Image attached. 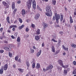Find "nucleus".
<instances>
[{"label":"nucleus","instance_id":"f257e3e1","mask_svg":"<svg viewBox=\"0 0 76 76\" xmlns=\"http://www.w3.org/2000/svg\"><path fill=\"white\" fill-rule=\"evenodd\" d=\"M46 10L47 12L45 13L46 15L50 17L52 16V15H53V13L51 10V8H50V7L48 6H47L46 8Z\"/></svg>","mask_w":76,"mask_h":76},{"label":"nucleus","instance_id":"f03ea898","mask_svg":"<svg viewBox=\"0 0 76 76\" xmlns=\"http://www.w3.org/2000/svg\"><path fill=\"white\" fill-rule=\"evenodd\" d=\"M55 16L56 18V21L57 23H59V21L58 20L60 19V16L59 14H57V13H56L55 14Z\"/></svg>","mask_w":76,"mask_h":76},{"label":"nucleus","instance_id":"7ed1b4c3","mask_svg":"<svg viewBox=\"0 0 76 76\" xmlns=\"http://www.w3.org/2000/svg\"><path fill=\"white\" fill-rule=\"evenodd\" d=\"M32 0H29L28 1L27 6L28 9L31 8V7Z\"/></svg>","mask_w":76,"mask_h":76},{"label":"nucleus","instance_id":"20e7f679","mask_svg":"<svg viewBox=\"0 0 76 76\" xmlns=\"http://www.w3.org/2000/svg\"><path fill=\"white\" fill-rule=\"evenodd\" d=\"M32 4H33V7L34 9V10H35L36 9V2L35 0L32 2Z\"/></svg>","mask_w":76,"mask_h":76},{"label":"nucleus","instance_id":"39448f33","mask_svg":"<svg viewBox=\"0 0 76 76\" xmlns=\"http://www.w3.org/2000/svg\"><path fill=\"white\" fill-rule=\"evenodd\" d=\"M4 50H6L7 51H10V50H11V48L10 47H5L4 48Z\"/></svg>","mask_w":76,"mask_h":76},{"label":"nucleus","instance_id":"423d86ee","mask_svg":"<svg viewBox=\"0 0 76 76\" xmlns=\"http://www.w3.org/2000/svg\"><path fill=\"white\" fill-rule=\"evenodd\" d=\"M53 67V66L51 65H50L46 67V70L47 71H48V70H49L50 69H52Z\"/></svg>","mask_w":76,"mask_h":76},{"label":"nucleus","instance_id":"0eeeda50","mask_svg":"<svg viewBox=\"0 0 76 76\" xmlns=\"http://www.w3.org/2000/svg\"><path fill=\"white\" fill-rule=\"evenodd\" d=\"M40 16V15L39 14H37L35 15L34 18L37 20V19H38V18H39V17Z\"/></svg>","mask_w":76,"mask_h":76},{"label":"nucleus","instance_id":"6e6552de","mask_svg":"<svg viewBox=\"0 0 76 76\" xmlns=\"http://www.w3.org/2000/svg\"><path fill=\"white\" fill-rule=\"evenodd\" d=\"M58 63L60 64V66H63V61L61 60H59L58 61Z\"/></svg>","mask_w":76,"mask_h":76},{"label":"nucleus","instance_id":"1a4fd4ad","mask_svg":"<svg viewBox=\"0 0 76 76\" xmlns=\"http://www.w3.org/2000/svg\"><path fill=\"white\" fill-rule=\"evenodd\" d=\"M41 50H40L39 52L37 53V57H39V56L41 55Z\"/></svg>","mask_w":76,"mask_h":76},{"label":"nucleus","instance_id":"9d476101","mask_svg":"<svg viewBox=\"0 0 76 76\" xmlns=\"http://www.w3.org/2000/svg\"><path fill=\"white\" fill-rule=\"evenodd\" d=\"M4 66H2L0 69V74L2 75L3 73V68Z\"/></svg>","mask_w":76,"mask_h":76},{"label":"nucleus","instance_id":"9b49d317","mask_svg":"<svg viewBox=\"0 0 76 76\" xmlns=\"http://www.w3.org/2000/svg\"><path fill=\"white\" fill-rule=\"evenodd\" d=\"M8 66V65H7V64H6L4 65V70H6L7 69Z\"/></svg>","mask_w":76,"mask_h":76},{"label":"nucleus","instance_id":"f8f14e48","mask_svg":"<svg viewBox=\"0 0 76 76\" xmlns=\"http://www.w3.org/2000/svg\"><path fill=\"white\" fill-rule=\"evenodd\" d=\"M61 18L60 19V20L61 22H62L63 20V14L61 13L60 14Z\"/></svg>","mask_w":76,"mask_h":76},{"label":"nucleus","instance_id":"ddd939ff","mask_svg":"<svg viewBox=\"0 0 76 76\" xmlns=\"http://www.w3.org/2000/svg\"><path fill=\"white\" fill-rule=\"evenodd\" d=\"M41 67L40 66V65L39 63H37V66H36V69H39L40 67Z\"/></svg>","mask_w":76,"mask_h":76},{"label":"nucleus","instance_id":"4468645a","mask_svg":"<svg viewBox=\"0 0 76 76\" xmlns=\"http://www.w3.org/2000/svg\"><path fill=\"white\" fill-rule=\"evenodd\" d=\"M22 15H25V13H26V12H25V10L24 9H23L22 10Z\"/></svg>","mask_w":76,"mask_h":76},{"label":"nucleus","instance_id":"2eb2a0df","mask_svg":"<svg viewBox=\"0 0 76 76\" xmlns=\"http://www.w3.org/2000/svg\"><path fill=\"white\" fill-rule=\"evenodd\" d=\"M12 8L13 10H14L15 9V2H13L12 4Z\"/></svg>","mask_w":76,"mask_h":76},{"label":"nucleus","instance_id":"dca6fc26","mask_svg":"<svg viewBox=\"0 0 76 76\" xmlns=\"http://www.w3.org/2000/svg\"><path fill=\"white\" fill-rule=\"evenodd\" d=\"M35 39L36 41H38L39 39V36H36L35 37Z\"/></svg>","mask_w":76,"mask_h":76},{"label":"nucleus","instance_id":"f3484780","mask_svg":"<svg viewBox=\"0 0 76 76\" xmlns=\"http://www.w3.org/2000/svg\"><path fill=\"white\" fill-rule=\"evenodd\" d=\"M51 50L53 53H55V48L53 46H52Z\"/></svg>","mask_w":76,"mask_h":76},{"label":"nucleus","instance_id":"a211bd4d","mask_svg":"<svg viewBox=\"0 0 76 76\" xmlns=\"http://www.w3.org/2000/svg\"><path fill=\"white\" fill-rule=\"evenodd\" d=\"M43 26L44 28H46L48 26V24L45 23H43Z\"/></svg>","mask_w":76,"mask_h":76},{"label":"nucleus","instance_id":"6ab92c4d","mask_svg":"<svg viewBox=\"0 0 76 76\" xmlns=\"http://www.w3.org/2000/svg\"><path fill=\"white\" fill-rule=\"evenodd\" d=\"M36 34L37 35H39L40 34V30L39 29H38L37 30Z\"/></svg>","mask_w":76,"mask_h":76},{"label":"nucleus","instance_id":"aec40b11","mask_svg":"<svg viewBox=\"0 0 76 76\" xmlns=\"http://www.w3.org/2000/svg\"><path fill=\"white\" fill-rule=\"evenodd\" d=\"M63 73L64 75H66L67 74V70L65 69L64 70L63 72Z\"/></svg>","mask_w":76,"mask_h":76},{"label":"nucleus","instance_id":"412c9836","mask_svg":"<svg viewBox=\"0 0 76 76\" xmlns=\"http://www.w3.org/2000/svg\"><path fill=\"white\" fill-rule=\"evenodd\" d=\"M7 20L8 23H10V20H9V17L8 16L7 18Z\"/></svg>","mask_w":76,"mask_h":76},{"label":"nucleus","instance_id":"4be33fe9","mask_svg":"<svg viewBox=\"0 0 76 76\" xmlns=\"http://www.w3.org/2000/svg\"><path fill=\"white\" fill-rule=\"evenodd\" d=\"M26 64L27 66V68L28 69V68L29 67V63L28 62H26Z\"/></svg>","mask_w":76,"mask_h":76},{"label":"nucleus","instance_id":"5701e85b","mask_svg":"<svg viewBox=\"0 0 76 76\" xmlns=\"http://www.w3.org/2000/svg\"><path fill=\"white\" fill-rule=\"evenodd\" d=\"M71 45L73 48H76V45L75 44H71Z\"/></svg>","mask_w":76,"mask_h":76},{"label":"nucleus","instance_id":"b1692460","mask_svg":"<svg viewBox=\"0 0 76 76\" xmlns=\"http://www.w3.org/2000/svg\"><path fill=\"white\" fill-rule=\"evenodd\" d=\"M18 70H19L20 72V73H22L23 71V69L19 68L18 69Z\"/></svg>","mask_w":76,"mask_h":76},{"label":"nucleus","instance_id":"393cba45","mask_svg":"<svg viewBox=\"0 0 76 76\" xmlns=\"http://www.w3.org/2000/svg\"><path fill=\"white\" fill-rule=\"evenodd\" d=\"M24 26H25L24 25H22L20 27V26L19 27V29H22V28H24Z\"/></svg>","mask_w":76,"mask_h":76},{"label":"nucleus","instance_id":"a878e982","mask_svg":"<svg viewBox=\"0 0 76 76\" xmlns=\"http://www.w3.org/2000/svg\"><path fill=\"white\" fill-rule=\"evenodd\" d=\"M52 2L53 4H54V5H56V1L55 0H53Z\"/></svg>","mask_w":76,"mask_h":76},{"label":"nucleus","instance_id":"bb28decb","mask_svg":"<svg viewBox=\"0 0 76 76\" xmlns=\"http://www.w3.org/2000/svg\"><path fill=\"white\" fill-rule=\"evenodd\" d=\"M4 6L5 8H9V5L7 4H6L4 5Z\"/></svg>","mask_w":76,"mask_h":76},{"label":"nucleus","instance_id":"cd10ccee","mask_svg":"<svg viewBox=\"0 0 76 76\" xmlns=\"http://www.w3.org/2000/svg\"><path fill=\"white\" fill-rule=\"evenodd\" d=\"M61 40H59L58 41V45L60 46V45H61Z\"/></svg>","mask_w":76,"mask_h":76},{"label":"nucleus","instance_id":"c85d7f7f","mask_svg":"<svg viewBox=\"0 0 76 76\" xmlns=\"http://www.w3.org/2000/svg\"><path fill=\"white\" fill-rule=\"evenodd\" d=\"M18 32H16V33H15L14 34V37L15 38L17 37V35H18Z\"/></svg>","mask_w":76,"mask_h":76},{"label":"nucleus","instance_id":"c756f323","mask_svg":"<svg viewBox=\"0 0 76 76\" xmlns=\"http://www.w3.org/2000/svg\"><path fill=\"white\" fill-rule=\"evenodd\" d=\"M32 67L33 68H35V63H33L32 65Z\"/></svg>","mask_w":76,"mask_h":76},{"label":"nucleus","instance_id":"7c9ffc66","mask_svg":"<svg viewBox=\"0 0 76 76\" xmlns=\"http://www.w3.org/2000/svg\"><path fill=\"white\" fill-rule=\"evenodd\" d=\"M30 51L31 53H34V49H31Z\"/></svg>","mask_w":76,"mask_h":76},{"label":"nucleus","instance_id":"2f4dec72","mask_svg":"<svg viewBox=\"0 0 76 76\" xmlns=\"http://www.w3.org/2000/svg\"><path fill=\"white\" fill-rule=\"evenodd\" d=\"M62 67H63L64 68V69H67V67H68V66L66 65V66H64L63 65Z\"/></svg>","mask_w":76,"mask_h":76},{"label":"nucleus","instance_id":"473e14b6","mask_svg":"<svg viewBox=\"0 0 76 76\" xmlns=\"http://www.w3.org/2000/svg\"><path fill=\"white\" fill-rule=\"evenodd\" d=\"M8 54H9V57H12V53H11L10 52H9Z\"/></svg>","mask_w":76,"mask_h":76},{"label":"nucleus","instance_id":"72a5a7b5","mask_svg":"<svg viewBox=\"0 0 76 76\" xmlns=\"http://www.w3.org/2000/svg\"><path fill=\"white\" fill-rule=\"evenodd\" d=\"M18 58L19 57L18 56L15 57V61H17L18 60Z\"/></svg>","mask_w":76,"mask_h":76},{"label":"nucleus","instance_id":"f704fd0d","mask_svg":"<svg viewBox=\"0 0 76 76\" xmlns=\"http://www.w3.org/2000/svg\"><path fill=\"white\" fill-rule=\"evenodd\" d=\"M18 20H19L20 22V23H22V19H21V18H19Z\"/></svg>","mask_w":76,"mask_h":76},{"label":"nucleus","instance_id":"c9c22d12","mask_svg":"<svg viewBox=\"0 0 76 76\" xmlns=\"http://www.w3.org/2000/svg\"><path fill=\"white\" fill-rule=\"evenodd\" d=\"M62 48L64 50H66V48L64 47V45H62Z\"/></svg>","mask_w":76,"mask_h":76},{"label":"nucleus","instance_id":"e433bc0d","mask_svg":"<svg viewBox=\"0 0 76 76\" xmlns=\"http://www.w3.org/2000/svg\"><path fill=\"white\" fill-rule=\"evenodd\" d=\"M0 53L1 54H2V53H4V50H0Z\"/></svg>","mask_w":76,"mask_h":76},{"label":"nucleus","instance_id":"4c0bfd02","mask_svg":"<svg viewBox=\"0 0 76 76\" xmlns=\"http://www.w3.org/2000/svg\"><path fill=\"white\" fill-rule=\"evenodd\" d=\"M31 27H32L33 28H35V24H31Z\"/></svg>","mask_w":76,"mask_h":76},{"label":"nucleus","instance_id":"58836bf2","mask_svg":"<svg viewBox=\"0 0 76 76\" xmlns=\"http://www.w3.org/2000/svg\"><path fill=\"white\" fill-rule=\"evenodd\" d=\"M73 74H76V69H75V70L73 71L72 72Z\"/></svg>","mask_w":76,"mask_h":76},{"label":"nucleus","instance_id":"ea45409f","mask_svg":"<svg viewBox=\"0 0 76 76\" xmlns=\"http://www.w3.org/2000/svg\"><path fill=\"white\" fill-rule=\"evenodd\" d=\"M58 70H61V68L60 66L58 67Z\"/></svg>","mask_w":76,"mask_h":76},{"label":"nucleus","instance_id":"a19ab883","mask_svg":"<svg viewBox=\"0 0 76 76\" xmlns=\"http://www.w3.org/2000/svg\"><path fill=\"white\" fill-rule=\"evenodd\" d=\"M17 41L18 42H20V38L18 37L17 38Z\"/></svg>","mask_w":76,"mask_h":76},{"label":"nucleus","instance_id":"79ce46f5","mask_svg":"<svg viewBox=\"0 0 76 76\" xmlns=\"http://www.w3.org/2000/svg\"><path fill=\"white\" fill-rule=\"evenodd\" d=\"M2 4H3V5L5 6V4H7V3H6V2L4 1L2 2Z\"/></svg>","mask_w":76,"mask_h":76},{"label":"nucleus","instance_id":"37998d69","mask_svg":"<svg viewBox=\"0 0 76 76\" xmlns=\"http://www.w3.org/2000/svg\"><path fill=\"white\" fill-rule=\"evenodd\" d=\"M73 64L74 65L76 66V62L75 61H74L73 62Z\"/></svg>","mask_w":76,"mask_h":76},{"label":"nucleus","instance_id":"c03bdc74","mask_svg":"<svg viewBox=\"0 0 76 76\" xmlns=\"http://www.w3.org/2000/svg\"><path fill=\"white\" fill-rule=\"evenodd\" d=\"M17 11V9H15L13 11L14 14H15V13H16V12Z\"/></svg>","mask_w":76,"mask_h":76},{"label":"nucleus","instance_id":"a18cd8bd","mask_svg":"<svg viewBox=\"0 0 76 76\" xmlns=\"http://www.w3.org/2000/svg\"><path fill=\"white\" fill-rule=\"evenodd\" d=\"M13 25H12L10 26L9 28L10 29H12V28H13Z\"/></svg>","mask_w":76,"mask_h":76},{"label":"nucleus","instance_id":"49530a36","mask_svg":"<svg viewBox=\"0 0 76 76\" xmlns=\"http://www.w3.org/2000/svg\"><path fill=\"white\" fill-rule=\"evenodd\" d=\"M52 41H53L54 42H57V41H56V40L54 39H52Z\"/></svg>","mask_w":76,"mask_h":76},{"label":"nucleus","instance_id":"de8ad7c7","mask_svg":"<svg viewBox=\"0 0 76 76\" xmlns=\"http://www.w3.org/2000/svg\"><path fill=\"white\" fill-rule=\"evenodd\" d=\"M70 23H73V20H70Z\"/></svg>","mask_w":76,"mask_h":76},{"label":"nucleus","instance_id":"09e8293b","mask_svg":"<svg viewBox=\"0 0 76 76\" xmlns=\"http://www.w3.org/2000/svg\"><path fill=\"white\" fill-rule=\"evenodd\" d=\"M43 71L44 72H46V71H47V69H45V68H44L43 69Z\"/></svg>","mask_w":76,"mask_h":76},{"label":"nucleus","instance_id":"8fccbe9b","mask_svg":"<svg viewBox=\"0 0 76 76\" xmlns=\"http://www.w3.org/2000/svg\"><path fill=\"white\" fill-rule=\"evenodd\" d=\"M3 35H4V33H3V34H2V36H3V37H2V39L3 38H6V37H5V36H3Z\"/></svg>","mask_w":76,"mask_h":76},{"label":"nucleus","instance_id":"3c124183","mask_svg":"<svg viewBox=\"0 0 76 76\" xmlns=\"http://www.w3.org/2000/svg\"><path fill=\"white\" fill-rule=\"evenodd\" d=\"M0 30L1 31H2L3 30V28H1L0 29Z\"/></svg>","mask_w":76,"mask_h":76},{"label":"nucleus","instance_id":"603ef678","mask_svg":"<svg viewBox=\"0 0 76 76\" xmlns=\"http://www.w3.org/2000/svg\"><path fill=\"white\" fill-rule=\"evenodd\" d=\"M18 62H20V63L21 62V60H20V58H19L18 60Z\"/></svg>","mask_w":76,"mask_h":76},{"label":"nucleus","instance_id":"864d4df0","mask_svg":"<svg viewBox=\"0 0 76 76\" xmlns=\"http://www.w3.org/2000/svg\"><path fill=\"white\" fill-rule=\"evenodd\" d=\"M26 32H28V31H29V30L28 29V28H26Z\"/></svg>","mask_w":76,"mask_h":76},{"label":"nucleus","instance_id":"5fc2aeb1","mask_svg":"<svg viewBox=\"0 0 76 76\" xmlns=\"http://www.w3.org/2000/svg\"><path fill=\"white\" fill-rule=\"evenodd\" d=\"M53 17V20H56V17Z\"/></svg>","mask_w":76,"mask_h":76},{"label":"nucleus","instance_id":"6e6d98bb","mask_svg":"<svg viewBox=\"0 0 76 76\" xmlns=\"http://www.w3.org/2000/svg\"><path fill=\"white\" fill-rule=\"evenodd\" d=\"M13 27H14V28H17V26L16 25H13Z\"/></svg>","mask_w":76,"mask_h":76},{"label":"nucleus","instance_id":"4d7b16f0","mask_svg":"<svg viewBox=\"0 0 76 76\" xmlns=\"http://www.w3.org/2000/svg\"><path fill=\"white\" fill-rule=\"evenodd\" d=\"M20 1H17V3L18 4H20Z\"/></svg>","mask_w":76,"mask_h":76},{"label":"nucleus","instance_id":"13d9d810","mask_svg":"<svg viewBox=\"0 0 76 76\" xmlns=\"http://www.w3.org/2000/svg\"><path fill=\"white\" fill-rule=\"evenodd\" d=\"M37 9H39V6L37 5Z\"/></svg>","mask_w":76,"mask_h":76},{"label":"nucleus","instance_id":"bf43d9fd","mask_svg":"<svg viewBox=\"0 0 76 76\" xmlns=\"http://www.w3.org/2000/svg\"><path fill=\"white\" fill-rule=\"evenodd\" d=\"M12 31H15V28L13 27L12 28Z\"/></svg>","mask_w":76,"mask_h":76},{"label":"nucleus","instance_id":"052dcab7","mask_svg":"<svg viewBox=\"0 0 76 76\" xmlns=\"http://www.w3.org/2000/svg\"><path fill=\"white\" fill-rule=\"evenodd\" d=\"M69 18H70V20H72V17L71 16H70Z\"/></svg>","mask_w":76,"mask_h":76},{"label":"nucleus","instance_id":"680f3d73","mask_svg":"<svg viewBox=\"0 0 76 76\" xmlns=\"http://www.w3.org/2000/svg\"><path fill=\"white\" fill-rule=\"evenodd\" d=\"M44 43H43L42 44V47H44Z\"/></svg>","mask_w":76,"mask_h":76},{"label":"nucleus","instance_id":"e2e57ef3","mask_svg":"<svg viewBox=\"0 0 76 76\" xmlns=\"http://www.w3.org/2000/svg\"><path fill=\"white\" fill-rule=\"evenodd\" d=\"M0 39H3V37L1 36H0Z\"/></svg>","mask_w":76,"mask_h":76},{"label":"nucleus","instance_id":"0e129e2a","mask_svg":"<svg viewBox=\"0 0 76 76\" xmlns=\"http://www.w3.org/2000/svg\"><path fill=\"white\" fill-rule=\"evenodd\" d=\"M11 37H12V39H14V38H14V36L13 35L11 36Z\"/></svg>","mask_w":76,"mask_h":76},{"label":"nucleus","instance_id":"69168bd1","mask_svg":"<svg viewBox=\"0 0 76 76\" xmlns=\"http://www.w3.org/2000/svg\"><path fill=\"white\" fill-rule=\"evenodd\" d=\"M59 33L60 34H63V31H61L59 32Z\"/></svg>","mask_w":76,"mask_h":76},{"label":"nucleus","instance_id":"338daca9","mask_svg":"<svg viewBox=\"0 0 76 76\" xmlns=\"http://www.w3.org/2000/svg\"><path fill=\"white\" fill-rule=\"evenodd\" d=\"M17 20H15L14 21V23H17Z\"/></svg>","mask_w":76,"mask_h":76},{"label":"nucleus","instance_id":"774afa93","mask_svg":"<svg viewBox=\"0 0 76 76\" xmlns=\"http://www.w3.org/2000/svg\"><path fill=\"white\" fill-rule=\"evenodd\" d=\"M74 15H76V11H75V12L74 13Z\"/></svg>","mask_w":76,"mask_h":76}]
</instances>
